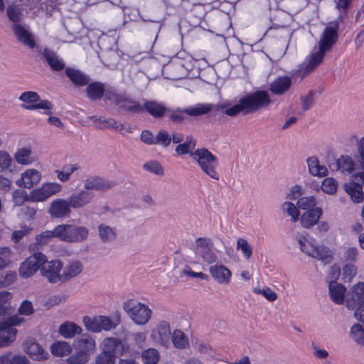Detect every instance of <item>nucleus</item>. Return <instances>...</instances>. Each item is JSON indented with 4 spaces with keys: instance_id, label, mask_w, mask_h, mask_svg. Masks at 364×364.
Listing matches in <instances>:
<instances>
[{
    "instance_id": "1",
    "label": "nucleus",
    "mask_w": 364,
    "mask_h": 364,
    "mask_svg": "<svg viewBox=\"0 0 364 364\" xmlns=\"http://www.w3.org/2000/svg\"><path fill=\"white\" fill-rule=\"evenodd\" d=\"M339 23L338 21L331 22L326 27L318 43V47H314L306 58L304 66V75L315 70L323 60L324 56L327 52H329L338 39V30Z\"/></svg>"
},
{
    "instance_id": "2",
    "label": "nucleus",
    "mask_w": 364,
    "mask_h": 364,
    "mask_svg": "<svg viewBox=\"0 0 364 364\" xmlns=\"http://www.w3.org/2000/svg\"><path fill=\"white\" fill-rule=\"evenodd\" d=\"M271 102L272 100L267 91L257 90L240 98L238 103L230 107H228V103H223L218 107L217 109H225L224 112L225 114L235 117L240 113L246 115L267 108Z\"/></svg>"
},
{
    "instance_id": "3",
    "label": "nucleus",
    "mask_w": 364,
    "mask_h": 364,
    "mask_svg": "<svg viewBox=\"0 0 364 364\" xmlns=\"http://www.w3.org/2000/svg\"><path fill=\"white\" fill-rule=\"evenodd\" d=\"M74 353L66 359L69 364H85L96 351V337L89 333H81L73 343Z\"/></svg>"
},
{
    "instance_id": "4",
    "label": "nucleus",
    "mask_w": 364,
    "mask_h": 364,
    "mask_svg": "<svg viewBox=\"0 0 364 364\" xmlns=\"http://www.w3.org/2000/svg\"><path fill=\"white\" fill-rule=\"evenodd\" d=\"M191 158L197 163L204 173L210 178L218 181L220 174L217 171L218 159L205 148L197 149L191 154Z\"/></svg>"
},
{
    "instance_id": "5",
    "label": "nucleus",
    "mask_w": 364,
    "mask_h": 364,
    "mask_svg": "<svg viewBox=\"0 0 364 364\" xmlns=\"http://www.w3.org/2000/svg\"><path fill=\"white\" fill-rule=\"evenodd\" d=\"M214 109L213 104L198 103L193 107L186 109L176 108L171 109L168 108L166 112L168 119L175 124H182L186 119V115L198 117L209 113Z\"/></svg>"
},
{
    "instance_id": "6",
    "label": "nucleus",
    "mask_w": 364,
    "mask_h": 364,
    "mask_svg": "<svg viewBox=\"0 0 364 364\" xmlns=\"http://www.w3.org/2000/svg\"><path fill=\"white\" fill-rule=\"evenodd\" d=\"M296 241L300 246L301 250L307 255L321 260L325 264H329L332 260V255L330 250L324 246H318L308 241L301 235H296Z\"/></svg>"
},
{
    "instance_id": "7",
    "label": "nucleus",
    "mask_w": 364,
    "mask_h": 364,
    "mask_svg": "<svg viewBox=\"0 0 364 364\" xmlns=\"http://www.w3.org/2000/svg\"><path fill=\"white\" fill-rule=\"evenodd\" d=\"M123 309L136 325L147 323L152 314V311L144 304L128 300L123 304Z\"/></svg>"
},
{
    "instance_id": "8",
    "label": "nucleus",
    "mask_w": 364,
    "mask_h": 364,
    "mask_svg": "<svg viewBox=\"0 0 364 364\" xmlns=\"http://www.w3.org/2000/svg\"><path fill=\"white\" fill-rule=\"evenodd\" d=\"M105 100L112 102L120 109L133 113L142 112L139 102L131 99L125 94L118 93L115 90L109 88L105 93Z\"/></svg>"
},
{
    "instance_id": "9",
    "label": "nucleus",
    "mask_w": 364,
    "mask_h": 364,
    "mask_svg": "<svg viewBox=\"0 0 364 364\" xmlns=\"http://www.w3.org/2000/svg\"><path fill=\"white\" fill-rule=\"evenodd\" d=\"M58 235L60 241L69 243H78L85 241L88 238L89 230L85 226L72 224L59 225Z\"/></svg>"
},
{
    "instance_id": "10",
    "label": "nucleus",
    "mask_w": 364,
    "mask_h": 364,
    "mask_svg": "<svg viewBox=\"0 0 364 364\" xmlns=\"http://www.w3.org/2000/svg\"><path fill=\"white\" fill-rule=\"evenodd\" d=\"M82 323L87 331L93 333H100L102 331H109L114 329L120 323V318L117 317L112 320L106 316L94 317L85 316L82 318Z\"/></svg>"
},
{
    "instance_id": "11",
    "label": "nucleus",
    "mask_w": 364,
    "mask_h": 364,
    "mask_svg": "<svg viewBox=\"0 0 364 364\" xmlns=\"http://www.w3.org/2000/svg\"><path fill=\"white\" fill-rule=\"evenodd\" d=\"M23 320L18 316H13L0 322V348L8 346L15 341L17 330L14 326L19 325Z\"/></svg>"
},
{
    "instance_id": "12",
    "label": "nucleus",
    "mask_w": 364,
    "mask_h": 364,
    "mask_svg": "<svg viewBox=\"0 0 364 364\" xmlns=\"http://www.w3.org/2000/svg\"><path fill=\"white\" fill-rule=\"evenodd\" d=\"M196 253L203 262L213 264L218 260L217 250L209 237H198L196 240Z\"/></svg>"
},
{
    "instance_id": "13",
    "label": "nucleus",
    "mask_w": 364,
    "mask_h": 364,
    "mask_svg": "<svg viewBox=\"0 0 364 364\" xmlns=\"http://www.w3.org/2000/svg\"><path fill=\"white\" fill-rule=\"evenodd\" d=\"M63 262L59 259H53L48 262L47 259L42 264L40 269L41 275L45 277L49 283L63 284L62 274Z\"/></svg>"
},
{
    "instance_id": "14",
    "label": "nucleus",
    "mask_w": 364,
    "mask_h": 364,
    "mask_svg": "<svg viewBox=\"0 0 364 364\" xmlns=\"http://www.w3.org/2000/svg\"><path fill=\"white\" fill-rule=\"evenodd\" d=\"M47 259L45 255L41 252H36L23 261L19 267V274L23 278L32 277L38 269L42 264Z\"/></svg>"
},
{
    "instance_id": "15",
    "label": "nucleus",
    "mask_w": 364,
    "mask_h": 364,
    "mask_svg": "<svg viewBox=\"0 0 364 364\" xmlns=\"http://www.w3.org/2000/svg\"><path fill=\"white\" fill-rule=\"evenodd\" d=\"M355 181L345 183L344 190L350 196L351 200L359 203L363 200V191L360 183H364V171L353 174Z\"/></svg>"
},
{
    "instance_id": "16",
    "label": "nucleus",
    "mask_w": 364,
    "mask_h": 364,
    "mask_svg": "<svg viewBox=\"0 0 364 364\" xmlns=\"http://www.w3.org/2000/svg\"><path fill=\"white\" fill-rule=\"evenodd\" d=\"M170 336V326L166 321H161L151 333V338L156 343L166 347L169 344Z\"/></svg>"
},
{
    "instance_id": "17",
    "label": "nucleus",
    "mask_w": 364,
    "mask_h": 364,
    "mask_svg": "<svg viewBox=\"0 0 364 364\" xmlns=\"http://www.w3.org/2000/svg\"><path fill=\"white\" fill-rule=\"evenodd\" d=\"M102 350L116 355L117 354L123 355L129 349L127 343H124L120 339L114 337L105 338L102 341Z\"/></svg>"
},
{
    "instance_id": "18",
    "label": "nucleus",
    "mask_w": 364,
    "mask_h": 364,
    "mask_svg": "<svg viewBox=\"0 0 364 364\" xmlns=\"http://www.w3.org/2000/svg\"><path fill=\"white\" fill-rule=\"evenodd\" d=\"M115 186L113 181L105 180L97 176H90L85 180L84 188L86 191H107Z\"/></svg>"
},
{
    "instance_id": "19",
    "label": "nucleus",
    "mask_w": 364,
    "mask_h": 364,
    "mask_svg": "<svg viewBox=\"0 0 364 364\" xmlns=\"http://www.w3.org/2000/svg\"><path fill=\"white\" fill-rule=\"evenodd\" d=\"M142 112H146L149 115L156 119L162 118L166 114L168 108L162 102L156 100H144L141 105Z\"/></svg>"
},
{
    "instance_id": "20",
    "label": "nucleus",
    "mask_w": 364,
    "mask_h": 364,
    "mask_svg": "<svg viewBox=\"0 0 364 364\" xmlns=\"http://www.w3.org/2000/svg\"><path fill=\"white\" fill-rule=\"evenodd\" d=\"M41 175L36 169H28L21 174L20 179L16 181V185L26 188H31L41 181Z\"/></svg>"
},
{
    "instance_id": "21",
    "label": "nucleus",
    "mask_w": 364,
    "mask_h": 364,
    "mask_svg": "<svg viewBox=\"0 0 364 364\" xmlns=\"http://www.w3.org/2000/svg\"><path fill=\"white\" fill-rule=\"evenodd\" d=\"M93 197L92 193L82 190L78 193H72L68 198V201L73 208L77 209L90 203Z\"/></svg>"
},
{
    "instance_id": "22",
    "label": "nucleus",
    "mask_w": 364,
    "mask_h": 364,
    "mask_svg": "<svg viewBox=\"0 0 364 364\" xmlns=\"http://www.w3.org/2000/svg\"><path fill=\"white\" fill-rule=\"evenodd\" d=\"M71 205L68 200L61 198L52 202L49 208L50 214L55 218H63L70 215Z\"/></svg>"
},
{
    "instance_id": "23",
    "label": "nucleus",
    "mask_w": 364,
    "mask_h": 364,
    "mask_svg": "<svg viewBox=\"0 0 364 364\" xmlns=\"http://www.w3.org/2000/svg\"><path fill=\"white\" fill-rule=\"evenodd\" d=\"M210 274L219 284H228L232 276L231 271L223 264H215L210 267Z\"/></svg>"
},
{
    "instance_id": "24",
    "label": "nucleus",
    "mask_w": 364,
    "mask_h": 364,
    "mask_svg": "<svg viewBox=\"0 0 364 364\" xmlns=\"http://www.w3.org/2000/svg\"><path fill=\"white\" fill-rule=\"evenodd\" d=\"M63 283L70 281L79 275L83 270V264L78 260H71L65 267L63 266Z\"/></svg>"
},
{
    "instance_id": "25",
    "label": "nucleus",
    "mask_w": 364,
    "mask_h": 364,
    "mask_svg": "<svg viewBox=\"0 0 364 364\" xmlns=\"http://www.w3.org/2000/svg\"><path fill=\"white\" fill-rule=\"evenodd\" d=\"M350 296L346 301V306L348 309H354L364 300V283L358 282L354 285L351 289Z\"/></svg>"
},
{
    "instance_id": "26",
    "label": "nucleus",
    "mask_w": 364,
    "mask_h": 364,
    "mask_svg": "<svg viewBox=\"0 0 364 364\" xmlns=\"http://www.w3.org/2000/svg\"><path fill=\"white\" fill-rule=\"evenodd\" d=\"M43 55L52 70L60 71L65 68V64L63 60L53 50L45 48Z\"/></svg>"
},
{
    "instance_id": "27",
    "label": "nucleus",
    "mask_w": 364,
    "mask_h": 364,
    "mask_svg": "<svg viewBox=\"0 0 364 364\" xmlns=\"http://www.w3.org/2000/svg\"><path fill=\"white\" fill-rule=\"evenodd\" d=\"M291 85V79L289 76H279L269 85V90L274 95H281L287 92Z\"/></svg>"
},
{
    "instance_id": "28",
    "label": "nucleus",
    "mask_w": 364,
    "mask_h": 364,
    "mask_svg": "<svg viewBox=\"0 0 364 364\" xmlns=\"http://www.w3.org/2000/svg\"><path fill=\"white\" fill-rule=\"evenodd\" d=\"M322 213V209L318 207L306 210L301 216V225L305 228L314 226L318 223Z\"/></svg>"
},
{
    "instance_id": "29",
    "label": "nucleus",
    "mask_w": 364,
    "mask_h": 364,
    "mask_svg": "<svg viewBox=\"0 0 364 364\" xmlns=\"http://www.w3.org/2000/svg\"><path fill=\"white\" fill-rule=\"evenodd\" d=\"M14 33L17 39L33 49L36 46L35 39L33 36L26 28L19 23H15L13 26Z\"/></svg>"
},
{
    "instance_id": "30",
    "label": "nucleus",
    "mask_w": 364,
    "mask_h": 364,
    "mask_svg": "<svg viewBox=\"0 0 364 364\" xmlns=\"http://www.w3.org/2000/svg\"><path fill=\"white\" fill-rule=\"evenodd\" d=\"M82 332V328L77 323L72 321L63 322L58 328V333L64 338L72 339L76 335H80Z\"/></svg>"
},
{
    "instance_id": "31",
    "label": "nucleus",
    "mask_w": 364,
    "mask_h": 364,
    "mask_svg": "<svg viewBox=\"0 0 364 364\" xmlns=\"http://www.w3.org/2000/svg\"><path fill=\"white\" fill-rule=\"evenodd\" d=\"M108 89H105V85L100 82H93L87 84L86 92L87 97L91 100L96 101L105 97V93Z\"/></svg>"
},
{
    "instance_id": "32",
    "label": "nucleus",
    "mask_w": 364,
    "mask_h": 364,
    "mask_svg": "<svg viewBox=\"0 0 364 364\" xmlns=\"http://www.w3.org/2000/svg\"><path fill=\"white\" fill-rule=\"evenodd\" d=\"M66 76L76 86L82 87L88 84L90 77L80 70L72 68H66L65 70Z\"/></svg>"
},
{
    "instance_id": "33",
    "label": "nucleus",
    "mask_w": 364,
    "mask_h": 364,
    "mask_svg": "<svg viewBox=\"0 0 364 364\" xmlns=\"http://www.w3.org/2000/svg\"><path fill=\"white\" fill-rule=\"evenodd\" d=\"M328 289L331 299L335 304H343L344 301V296L346 291V287L341 284L331 282L329 283Z\"/></svg>"
},
{
    "instance_id": "34",
    "label": "nucleus",
    "mask_w": 364,
    "mask_h": 364,
    "mask_svg": "<svg viewBox=\"0 0 364 364\" xmlns=\"http://www.w3.org/2000/svg\"><path fill=\"white\" fill-rule=\"evenodd\" d=\"M26 352L33 359L41 360L46 358L48 354L35 341H28L25 344Z\"/></svg>"
},
{
    "instance_id": "35",
    "label": "nucleus",
    "mask_w": 364,
    "mask_h": 364,
    "mask_svg": "<svg viewBox=\"0 0 364 364\" xmlns=\"http://www.w3.org/2000/svg\"><path fill=\"white\" fill-rule=\"evenodd\" d=\"M98 234L102 242H113L117 235V228L105 223L98 225Z\"/></svg>"
},
{
    "instance_id": "36",
    "label": "nucleus",
    "mask_w": 364,
    "mask_h": 364,
    "mask_svg": "<svg viewBox=\"0 0 364 364\" xmlns=\"http://www.w3.org/2000/svg\"><path fill=\"white\" fill-rule=\"evenodd\" d=\"M336 167L343 174H351L355 169V164L350 156L343 155L337 159Z\"/></svg>"
},
{
    "instance_id": "37",
    "label": "nucleus",
    "mask_w": 364,
    "mask_h": 364,
    "mask_svg": "<svg viewBox=\"0 0 364 364\" xmlns=\"http://www.w3.org/2000/svg\"><path fill=\"white\" fill-rule=\"evenodd\" d=\"M307 164L309 171L313 176L323 177L328 173L327 168L325 166L320 165L316 156L309 157L307 159Z\"/></svg>"
},
{
    "instance_id": "38",
    "label": "nucleus",
    "mask_w": 364,
    "mask_h": 364,
    "mask_svg": "<svg viewBox=\"0 0 364 364\" xmlns=\"http://www.w3.org/2000/svg\"><path fill=\"white\" fill-rule=\"evenodd\" d=\"M349 338L357 345L364 347V328L358 323H354L350 328Z\"/></svg>"
},
{
    "instance_id": "39",
    "label": "nucleus",
    "mask_w": 364,
    "mask_h": 364,
    "mask_svg": "<svg viewBox=\"0 0 364 364\" xmlns=\"http://www.w3.org/2000/svg\"><path fill=\"white\" fill-rule=\"evenodd\" d=\"M24 8L20 4L12 3L9 5L6 9V14L9 19L15 23L20 22L23 18V11Z\"/></svg>"
},
{
    "instance_id": "40",
    "label": "nucleus",
    "mask_w": 364,
    "mask_h": 364,
    "mask_svg": "<svg viewBox=\"0 0 364 364\" xmlns=\"http://www.w3.org/2000/svg\"><path fill=\"white\" fill-rule=\"evenodd\" d=\"M196 146V140L192 136H187L186 138V141L183 144H179L176 147V152L178 155H185L189 154L191 156V154L193 153V150L195 149Z\"/></svg>"
},
{
    "instance_id": "41",
    "label": "nucleus",
    "mask_w": 364,
    "mask_h": 364,
    "mask_svg": "<svg viewBox=\"0 0 364 364\" xmlns=\"http://www.w3.org/2000/svg\"><path fill=\"white\" fill-rule=\"evenodd\" d=\"M59 225L53 230H47L38 235L36 237V244L39 246L47 245L53 237L60 240V236L58 235Z\"/></svg>"
},
{
    "instance_id": "42",
    "label": "nucleus",
    "mask_w": 364,
    "mask_h": 364,
    "mask_svg": "<svg viewBox=\"0 0 364 364\" xmlns=\"http://www.w3.org/2000/svg\"><path fill=\"white\" fill-rule=\"evenodd\" d=\"M73 347L66 341H57L50 347L51 353L56 356H65L70 354Z\"/></svg>"
},
{
    "instance_id": "43",
    "label": "nucleus",
    "mask_w": 364,
    "mask_h": 364,
    "mask_svg": "<svg viewBox=\"0 0 364 364\" xmlns=\"http://www.w3.org/2000/svg\"><path fill=\"white\" fill-rule=\"evenodd\" d=\"M89 119L93 122L94 127L99 129H113L116 121L114 118L105 119L102 117H97L96 116H90Z\"/></svg>"
},
{
    "instance_id": "44",
    "label": "nucleus",
    "mask_w": 364,
    "mask_h": 364,
    "mask_svg": "<svg viewBox=\"0 0 364 364\" xmlns=\"http://www.w3.org/2000/svg\"><path fill=\"white\" fill-rule=\"evenodd\" d=\"M159 358V352L153 348H147L141 353V360L144 364H156Z\"/></svg>"
},
{
    "instance_id": "45",
    "label": "nucleus",
    "mask_w": 364,
    "mask_h": 364,
    "mask_svg": "<svg viewBox=\"0 0 364 364\" xmlns=\"http://www.w3.org/2000/svg\"><path fill=\"white\" fill-rule=\"evenodd\" d=\"M11 293L6 291H0V316L6 314L11 309Z\"/></svg>"
},
{
    "instance_id": "46",
    "label": "nucleus",
    "mask_w": 364,
    "mask_h": 364,
    "mask_svg": "<svg viewBox=\"0 0 364 364\" xmlns=\"http://www.w3.org/2000/svg\"><path fill=\"white\" fill-rule=\"evenodd\" d=\"M172 342L176 348L183 349L188 346V340L180 330H175L172 334Z\"/></svg>"
},
{
    "instance_id": "47",
    "label": "nucleus",
    "mask_w": 364,
    "mask_h": 364,
    "mask_svg": "<svg viewBox=\"0 0 364 364\" xmlns=\"http://www.w3.org/2000/svg\"><path fill=\"white\" fill-rule=\"evenodd\" d=\"M15 159L20 164L27 165L33 161L31 156V151L29 149L23 148L18 150L15 154Z\"/></svg>"
},
{
    "instance_id": "48",
    "label": "nucleus",
    "mask_w": 364,
    "mask_h": 364,
    "mask_svg": "<svg viewBox=\"0 0 364 364\" xmlns=\"http://www.w3.org/2000/svg\"><path fill=\"white\" fill-rule=\"evenodd\" d=\"M23 107L25 109H28V110H33V109H44L45 114L50 115L52 113L51 109L53 107V105L52 104L51 102H50L48 100L39 99V101H38L35 104H32L30 105H23Z\"/></svg>"
},
{
    "instance_id": "49",
    "label": "nucleus",
    "mask_w": 364,
    "mask_h": 364,
    "mask_svg": "<svg viewBox=\"0 0 364 364\" xmlns=\"http://www.w3.org/2000/svg\"><path fill=\"white\" fill-rule=\"evenodd\" d=\"M316 95L315 90H310L305 95L300 97L301 108L304 111L310 109L315 104L314 96Z\"/></svg>"
},
{
    "instance_id": "50",
    "label": "nucleus",
    "mask_w": 364,
    "mask_h": 364,
    "mask_svg": "<svg viewBox=\"0 0 364 364\" xmlns=\"http://www.w3.org/2000/svg\"><path fill=\"white\" fill-rule=\"evenodd\" d=\"M115 360V354H110L107 351L102 350L96 356L95 363V364H114Z\"/></svg>"
},
{
    "instance_id": "51",
    "label": "nucleus",
    "mask_w": 364,
    "mask_h": 364,
    "mask_svg": "<svg viewBox=\"0 0 364 364\" xmlns=\"http://www.w3.org/2000/svg\"><path fill=\"white\" fill-rule=\"evenodd\" d=\"M143 168L158 176H163L164 173L162 166L156 161H150L145 163L143 165Z\"/></svg>"
},
{
    "instance_id": "52",
    "label": "nucleus",
    "mask_w": 364,
    "mask_h": 364,
    "mask_svg": "<svg viewBox=\"0 0 364 364\" xmlns=\"http://www.w3.org/2000/svg\"><path fill=\"white\" fill-rule=\"evenodd\" d=\"M316 205V198L314 196H306L299 198L297 201V206L302 210H309L315 208Z\"/></svg>"
},
{
    "instance_id": "53",
    "label": "nucleus",
    "mask_w": 364,
    "mask_h": 364,
    "mask_svg": "<svg viewBox=\"0 0 364 364\" xmlns=\"http://www.w3.org/2000/svg\"><path fill=\"white\" fill-rule=\"evenodd\" d=\"M282 210L289 215L291 216V220L296 222L299 220V211L291 202H284L282 205Z\"/></svg>"
},
{
    "instance_id": "54",
    "label": "nucleus",
    "mask_w": 364,
    "mask_h": 364,
    "mask_svg": "<svg viewBox=\"0 0 364 364\" xmlns=\"http://www.w3.org/2000/svg\"><path fill=\"white\" fill-rule=\"evenodd\" d=\"M337 182L332 178H325L321 184L322 191L328 194H333L337 190Z\"/></svg>"
},
{
    "instance_id": "55",
    "label": "nucleus",
    "mask_w": 364,
    "mask_h": 364,
    "mask_svg": "<svg viewBox=\"0 0 364 364\" xmlns=\"http://www.w3.org/2000/svg\"><path fill=\"white\" fill-rule=\"evenodd\" d=\"M237 249L240 250L245 257L249 259L252 253V249L247 241L243 238H238L237 240Z\"/></svg>"
},
{
    "instance_id": "56",
    "label": "nucleus",
    "mask_w": 364,
    "mask_h": 364,
    "mask_svg": "<svg viewBox=\"0 0 364 364\" xmlns=\"http://www.w3.org/2000/svg\"><path fill=\"white\" fill-rule=\"evenodd\" d=\"M253 292L257 294L262 295L269 301H274L277 299V294L273 291L269 287H265L263 289L256 287L254 288Z\"/></svg>"
},
{
    "instance_id": "57",
    "label": "nucleus",
    "mask_w": 364,
    "mask_h": 364,
    "mask_svg": "<svg viewBox=\"0 0 364 364\" xmlns=\"http://www.w3.org/2000/svg\"><path fill=\"white\" fill-rule=\"evenodd\" d=\"M11 250L8 247H0V269L6 268L11 260Z\"/></svg>"
},
{
    "instance_id": "58",
    "label": "nucleus",
    "mask_w": 364,
    "mask_h": 364,
    "mask_svg": "<svg viewBox=\"0 0 364 364\" xmlns=\"http://www.w3.org/2000/svg\"><path fill=\"white\" fill-rule=\"evenodd\" d=\"M12 198L14 204L20 206L30 199V196H28L25 191L18 189L13 192Z\"/></svg>"
},
{
    "instance_id": "59",
    "label": "nucleus",
    "mask_w": 364,
    "mask_h": 364,
    "mask_svg": "<svg viewBox=\"0 0 364 364\" xmlns=\"http://www.w3.org/2000/svg\"><path fill=\"white\" fill-rule=\"evenodd\" d=\"M171 141V136L167 131L161 129L156 136V144L167 147Z\"/></svg>"
},
{
    "instance_id": "60",
    "label": "nucleus",
    "mask_w": 364,
    "mask_h": 364,
    "mask_svg": "<svg viewBox=\"0 0 364 364\" xmlns=\"http://www.w3.org/2000/svg\"><path fill=\"white\" fill-rule=\"evenodd\" d=\"M19 100L32 105L39 101V95L37 92L33 91L24 92L20 95Z\"/></svg>"
},
{
    "instance_id": "61",
    "label": "nucleus",
    "mask_w": 364,
    "mask_h": 364,
    "mask_svg": "<svg viewBox=\"0 0 364 364\" xmlns=\"http://www.w3.org/2000/svg\"><path fill=\"white\" fill-rule=\"evenodd\" d=\"M48 198L58 193L61 190V186L57 183H48L42 186Z\"/></svg>"
},
{
    "instance_id": "62",
    "label": "nucleus",
    "mask_w": 364,
    "mask_h": 364,
    "mask_svg": "<svg viewBox=\"0 0 364 364\" xmlns=\"http://www.w3.org/2000/svg\"><path fill=\"white\" fill-rule=\"evenodd\" d=\"M46 196L43 187L33 190L30 193V200L33 201H43L46 200Z\"/></svg>"
},
{
    "instance_id": "63",
    "label": "nucleus",
    "mask_w": 364,
    "mask_h": 364,
    "mask_svg": "<svg viewBox=\"0 0 364 364\" xmlns=\"http://www.w3.org/2000/svg\"><path fill=\"white\" fill-rule=\"evenodd\" d=\"M11 158L6 151H0V171L8 169L11 165Z\"/></svg>"
},
{
    "instance_id": "64",
    "label": "nucleus",
    "mask_w": 364,
    "mask_h": 364,
    "mask_svg": "<svg viewBox=\"0 0 364 364\" xmlns=\"http://www.w3.org/2000/svg\"><path fill=\"white\" fill-rule=\"evenodd\" d=\"M141 141L148 145L156 144V136L149 130H143L140 135Z\"/></svg>"
}]
</instances>
